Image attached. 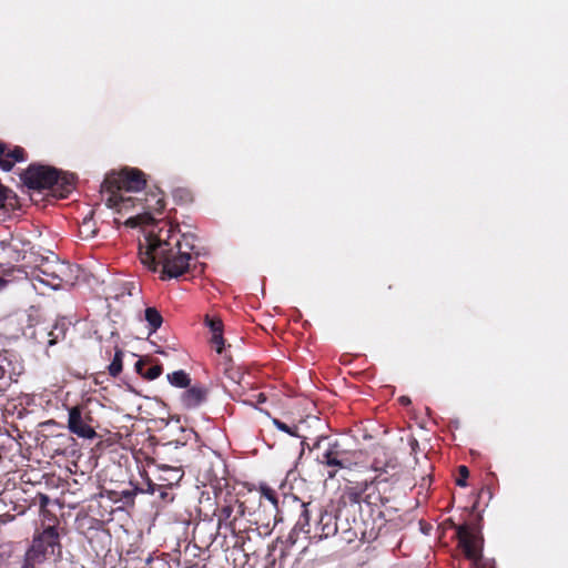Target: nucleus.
Here are the masks:
<instances>
[{"label": "nucleus", "instance_id": "obj_2", "mask_svg": "<svg viewBox=\"0 0 568 568\" xmlns=\"http://www.w3.org/2000/svg\"><path fill=\"white\" fill-rule=\"evenodd\" d=\"M341 497L337 500L336 513L318 508L316 511V520L314 525L311 524L313 509L311 504L301 505V514L295 523L290 539L295 542L298 535L302 532L311 542H318L323 539L333 537L337 534L341 538L351 544L358 539L363 542H372L376 540L384 526L385 519L382 511H378V518L369 515L367 518H341Z\"/></svg>", "mask_w": 568, "mask_h": 568}, {"label": "nucleus", "instance_id": "obj_12", "mask_svg": "<svg viewBox=\"0 0 568 568\" xmlns=\"http://www.w3.org/2000/svg\"><path fill=\"white\" fill-rule=\"evenodd\" d=\"M23 371V362L17 353L8 349L0 352V379L8 378L11 382H18V377Z\"/></svg>", "mask_w": 568, "mask_h": 568}, {"label": "nucleus", "instance_id": "obj_27", "mask_svg": "<svg viewBox=\"0 0 568 568\" xmlns=\"http://www.w3.org/2000/svg\"><path fill=\"white\" fill-rule=\"evenodd\" d=\"M122 358H123V352L121 349H116L114 357L108 367L109 374L111 376L116 377L122 372V367H123Z\"/></svg>", "mask_w": 568, "mask_h": 568}, {"label": "nucleus", "instance_id": "obj_24", "mask_svg": "<svg viewBox=\"0 0 568 568\" xmlns=\"http://www.w3.org/2000/svg\"><path fill=\"white\" fill-rule=\"evenodd\" d=\"M166 378L172 386L178 388H186L191 384L190 375L183 369L169 373Z\"/></svg>", "mask_w": 568, "mask_h": 568}, {"label": "nucleus", "instance_id": "obj_16", "mask_svg": "<svg viewBox=\"0 0 568 568\" xmlns=\"http://www.w3.org/2000/svg\"><path fill=\"white\" fill-rule=\"evenodd\" d=\"M141 209L145 214L162 213L165 209V199L160 190L144 194V197L135 196V207Z\"/></svg>", "mask_w": 568, "mask_h": 568}, {"label": "nucleus", "instance_id": "obj_7", "mask_svg": "<svg viewBox=\"0 0 568 568\" xmlns=\"http://www.w3.org/2000/svg\"><path fill=\"white\" fill-rule=\"evenodd\" d=\"M362 452L343 449L338 440L328 442L326 449L316 456V460L329 468L328 478H334L339 469H352L357 464L356 457Z\"/></svg>", "mask_w": 568, "mask_h": 568}, {"label": "nucleus", "instance_id": "obj_10", "mask_svg": "<svg viewBox=\"0 0 568 568\" xmlns=\"http://www.w3.org/2000/svg\"><path fill=\"white\" fill-rule=\"evenodd\" d=\"M67 329L64 322L39 323L34 326L31 337L37 344L49 348L65 338Z\"/></svg>", "mask_w": 568, "mask_h": 568}, {"label": "nucleus", "instance_id": "obj_19", "mask_svg": "<svg viewBox=\"0 0 568 568\" xmlns=\"http://www.w3.org/2000/svg\"><path fill=\"white\" fill-rule=\"evenodd\" d=\"M139 375L148 381L158 378L162 372V364L151 357H141L134 365Z\"/></svg>", "mask_w": 568, "mask_h": 568}, {"label": "nucleus", "instance_id": "obj_9", "mask_svg": "<svg viewBox=\"0 0 568 568\" xmlns=\"http://www.w3.org/2000/svg\"><path fill=\"white\" fill-rule=\"evenodd\" d=\"M93 420L91 412L79 405L69 409L68 428L70 433L81 438L93 439L98 436Z\"/></svg>", "mask_w": 568, "mask_h": 568}, {"label": "nucleus", "instance_id": "obj_40", "mask_svg": "<svg viewBox=\"0 0 568 568\" xmlns=\"http://www.w3.org/2000/svg\"><path fill=\"white\" fill-rule=\"evenodd\" d=\"M87 226H89V222L84 221L83 224L81 225V229H84Z\"/></svg>", "mask_w": 568, "mask_h": 568}, {"label": "nucleus", "instance_id": "obj_41", "mask_svg": "<svg viewBox=\"0 0 568 568\" xmlns=\"http://www.w3.org/2000/svg\"><path fill=\"white\" fill-rule=\"evenodd\" d=\"M258 397L262 398L263 402L265 400V397L263 394H260Z\"/></svg>", "mask_w": 568, "mask_h": 568}, {"label": "nucleus", "instance_id": "obj_13", "mask_svg": "<svg viewBox=\"0 0 568 568\" xmlns=\"http://www.w3.org/2000/svg\"><path fill=\"white\" fill-rule=\"evenodd\" d=\"M28 153L20 145H12L0 140V169L11 171L16 163L26 162Z\"/></svg>", "mask_w": 568, "mask_h": 568}, {"label": "nucleus", "instance_id": "obj_33", "mask_svg": "<svg viewBox=\"0 0 568 568\" xmlns=\"http://www.w3.org/2000/svg\"><path fill=\"white\" fill-rule=\"evenodd\" d=\"M159 489V485L153 484L151 481L148 483V491L150 494H154Z\"/></svg>", "mask_w": 568, "mask_h": 568}, {"label": "nucleus", "instance_id": "obj_34", "mask_svg": "<svg viewBox=\"0 0 568 568\" xmlns=\"http://www.w3.org/2000/svg\"><path fill=\"white\" fill-rule=\"evenodd\" d=\"M160 497L165 499L168 497V493L164 490V485H159Z\"/></svg>", "mask_w": 568, "mask_h": 568}, {"label": "nucleus", "instance_id": "obj_8", "mask_svg": "<svg viewBox=\"0 0 568 568\" xmlns=\"http://www.w3.org/2000/svg\"><path fill=\"white\" fill-rule=\"evenodd\" d=\"M34 558L47 560L49 556H53L55 550L61 552L60 536L54 526L45 527L41 532L33 536L32 544L29 547Z\"/></svg>", "mask_w": 568, "mask_h": 568}, {"label": "nucleus", "instance_id": "obj_22", "mask_svg": "<svg viewBox=\"0 0 568 568\" xmlns=\"http://www.w3.org/2000/svg\"><path fill=\"white\" fill-rule=\"evenodd\" d=\"M19 207L17 194L0 183V211L9 213Z\"/></svg>", "mask_w": 568, "mask_h": 568}, {"label": "nucleus", "instance_id": "obj_14", "mask_svg": "<svg viewBox=\"0 0 568 568\" xmlns=\"http://www.w3.org/2000/svg\"><path fill=\"white\" fill-rule=\"evenodd\" d=\"M216 366L217 371L232 384L239 386L242 385L244 372L241 366L234 363L232 356L225 351V348L222 349V354H219Z\"/></svg>", "mask_w": 568, "mask_h": 568}, {"label": "nucleus", "instance_id": "obj_26", "mask_svg": "<svg viewBox=\"0 0 568 568\" xmlns=\"http://www.w3.org/2000/svg\"><path fill=\"white\" fill-rule=\"evenodd\" d=\"M172 196L178 204H189L194 200L193 192L184 186L175 187L172 191Z\"/></svg>", "mask_w": 568, "mask_h": 568}, {"label": "nucleus", "instance_id": "obj_28", "mask_svg": "<svg viewBox=\"0 0 568 568\" xmlns=\"http://www.w3.org/2000/svg\"><path fill=\"white\" fill-rule=\"evenodd\" d=\"M163 470L171 473V475H169V477L163 478L164 480L168 481L166 486H172L173 483H178L183 476L181 470L178 468L165 467V468H163Z\"/></svg>", "mask_w": 568, "mask_h": 568}, {"label": "nucleus", "instance_id": "obj_43", "mask_svg": "<svg viewBox=\"0 0 568 568\" xmlns=\"http://www.w3.org/2000/svg\"><path fill=\"white\" fill-rule=\"evenodd\" d=\"M2 460V455L0 454V462Z\"/></svg>", "mask_w": 568, "mask_h": 568}, {"label": "nucleus", "instance_id": "obj_4", "mask_svg": "<svg viewBox=\"0 0 568 568\" xmlns=\"http://www.w3.org/2000/svg\"><path fill=\"white\" fill-rule=\"evenodd\" d=\"M386 479L376 476L372 480L356 481L346 485L341 493V518H359L362 516V504L368 507L386 505L389 497L381 490V485L386 484Z\"/></svg>", "mask_w": 568, "mask_h": 568}, {"label": "nucleus", "instance_id": "obj_21", "mask_svg": "<svg viewBox=\"0 0 568 568\" xmlns=\"http://www.w3.org/2000/svg\"><path fill=\"white\" fill-rule=\"evenodd\" d=\"M205 324L210 327L212 332L211 343L215 347L217 354H222V349L224 348V338H223V322L217 317L205 316Z\"/></svg>", "mask_w": 568, "mask_h": 568}, {"label": "nucleus", "instance_id": "obj_18", "mask_svg": "<svg viewBox=\"0 0 568 568\" xmlns=\"http://www.w3.org/2000/svg\"><path fill=\"white\" fill-rule=\"evenodd\" d=\"M65 268L63 264L60 263H44L38 267L39 275L38 278L40 282L53 287L58 288L62 285L63 278L61 276V272Z\"/></svg>", "mask_w": 568, "mask_h": 568}, {"label": "nucleus", "instance_id": "obj_11", "mask_svg": "<svg viewBox=\"0 0 568 568\" xmlns=\"http://www.w3.org/2000/svg\"><path fill=\"white\" fill-rule=\"evenodd\" d=\"M245 510L246 507L244 503L235 496H231L229 499H225V503L219 506L215 513L219 529L227 530L233 524V518L245 516Z\"/></svg>", "mask_w": 568, "mask_h": 568}, {"label": "nucleus", "instance_id": "obj_3", "mask_svg": "<svg viewBox=\"0 0 568 568\" xmlns=\"http://www.w3.org/2000/svg\"><path fill=\"white\" fill-rule=\"evenodd\" d=\"M146 184L145 175L138 169H123L105 175L101 184V194L105 204L118 212L135 207V196L126 193H138Z\"/></svg>", "mask_w": 568, "mask_h": 568}, {"label": "nucleus", "instance_id": "obj_17", "mask_svg": "<svg viewBox=\"0 0 568 568\" xmlns=\"http://www.w3.org/2000/svg\"><path fill=\"white\" fill-rule=\"evenodd\" d=\"M47 446L58 456H74L77 442L70 434H58L48 440Z\"/></svg>", "mask_w": 568, "mask_h": 568}, {"label": "nucleus", "instance_id": "obj_23", "mask_svg": "<svg viewBox=\"0 0 568 568\" xmlns=\"http://www.w3.org/2000/svg\"><path fill=\"white\" fill-rule=\"evenodd\" d=\"M260 493H261V497L266 499L271 504V511L273 514L272 521H273V527H274L276 525V515H277V510H278L277 494L273 488H271L266 485H262L260 487Z\"/></svg>", "mask_w": 568, "mask_h": 568}, {"label": "nucleus", "instance_id": "obj_37", "mask_svg": "<svg viewBox=\"0 0 568 568\" xmlns=\"http://www.w3.org/2000/svg\"><path fill=\"white\" fill-rule=\"evenodd\" d=\"M372 469H374L375 471H379L382 470V467L377 465V463H374L372 464Z\"/></svg>", "mask_w": 568, "mask_h": 568}, {"label": "nucleus", "instance_id": "obj_25", "mask_svg": "<svg viewBox=\"0 0 568 568\" xmlns=\"http://www.w3.org/2000/svg\"><path fill=\"white\" fill-rule=\"evenodd\" d=\"M145 321L148 322L149 328L151 333H154L158 328L161 327L163 323V317L161 313L155 307H146L145 308Z\"/></svg>", "mask_w": 568, "mask_h": 568}, {"label": "nucleus", "instance_id": "obj_35", "mask_svg": "<svg viewBox=\"0 0 568 568\" xmlns=\"http://www.w3.org/2000/svg\"><path fill=\"white\" fill-rule=\"evenodd\" d=\"M324 437L317 438L315 443L312 446V449H318L321 447L322 442L324 440Z\"/></svg>", "mask_w": 568, "mask_h": 568}, {"label": "nucleus", "instance_id": "obj_42", "mask_svg": "<svg viewBox=\"0 0 568 568\" xmlns=\"http://www.w3.org/2000/svg\"><path fill=\"white\" fill-rule=\"evenodd\" d=\"M2 283H3V280L0 277V284H2Z\"/></svg>", "mask_w": 568, "mask_h": 568}, {"label": "nucleus", "instance_id": "obj_39", "mask_svg": "<svg viewBox=\"0 0 568 568\" xmlns=\"http://www.w3.org/2000/svg\"><path fill=\"white\" fill-rule=\"evenodd\" d=\"M95 233H97V231H95V230H93V231H91L90 233H88V234L85 235V237L93 236V235H95Z\"/></svg>", "mask_w": 568, "mask_h": 568}, {"label": "nucleus", "instance_id": "obj_6", "mask_svg": "<svg viewBox=\"0 0 568 568\" xmlns=\"http://www.w3.org/2000/svg\"><path fill=\"white\" fill-rule=\"evenodd\" d=\"M458 544L473 568H496L495 560L483 556L484 538L476 527L452 523Z\"/></svg>", "mask_w": 568, "mask_h": 568}, {"label": "nucleus", "instance_id": "obj_30", "mask_svg": "<svg viewBox=\"0 0 568 568\" xmlns=\"http://www.w3.org/2000/svg\"><path fill=\"white\" fill-rule=\"evenodd\" d=\"M273 424L277 429H280L291 436H297V434H296L297 427L296 426L291 427L277 418L273 419Z\"/></svg>", "mask_w": 568, "mask_h": 568}, {"label": "nucleus", "instance_id": "obj_36", "mask_svg": "<svg viewBox=\"0 0 568 568\" xmlns=\"http://www.w3.org/2000/svg\"><path fill=\"white\" fill-rule=\"evenodd\" d=\"M399 400L403 405H408L410 403V399L406 396H402Z\"/></svg>", "mask_w": 568, "mask_h": 568}, {"label": "nucleus", "instance_id": "obj_5", "mask_svg": "<svg viewBox=\"0 0 568 568\" xmlns=\"http://www.w3.org/2000/svg\"><path fill=\"white\" fill-rule=\"evenodd\" d=\"M23 184L33 191L50 190L60 199H65L74 187V175L60 172L55 168L39 163L30 164L20 174Z\"/></svg>", "mask_w": 568, "mask_h": 568}, {"label": "nucleus", "instance_id": "obj_29", "mask_svg": "<svg viewBox=\"0 0 568 568\" xmlns=\"http://www.w3.org/2000/svg\"><path fill=\"white\" fill-rule=\"evenodd\" d=\"M469 477V469L465 465L458 466V477L455 483L457 486L465 487L467 485L466 480Z\"/></svg>", "mask_w": 568, "mask_h": 568}, {"label": "nucleus", "instance_id": "obj_15", "mask_svg": "<svg viewBox=\"0 0 568 568\" xmlns=\"http://www.w3.org/2000/svg\"><path fill=\"white\" fill-rule=\"evenodd\" d=\"M209 396V388L202 384H190L181 394L180 400L185 409H194L206 402Z\"/></svg>", "mask_w": 568, "mask_h": 568}, {"label": "nucleus", "instance_id": "obj_31", "mask_svg": "<svg viewBox=\"0 0 568 568\" xmlns=\"http://www.w3.org/2000/svg\"><path fill=\"white\" fill-rule=\"evenodd\" d=\"M43 562L42 558H34L30 550H27L22 568H34L37 564Z\"/></svg>", "mask_w": 568, "mask_h": 568}, {"label": "nucleus", "instance_id": "obj_1", "mask_svg": "<svg viewBox=\"0 0 568 568\" xmlns=\"http://www.w3.org/2000/svg\"><path fill=\"white\" fill-rule=\"evenodd\" d=\"M193 236L180 234L176 226L166 221L151 225L139 240V258L152 272L161 265L160 278H178L190 268Z\"/></svg>", "mask_w": 568, "mask_h": 568}, {"label": "nucleus", "instance_id": "obj_32", "mask_svg": "<svg viewBox=\"0 0 568 568\" xmlns=\"http://www.w3.org/2000/svg\"><path fill=\"white\" fill-rule=\"evenodd\" d=\"M49 504V497L47 495L40 494V507L45 508Z\"/></svg>", "mask_w": 568, "mask_h": 568}, {"label": "nucleus", "instance_id": "obj_38", "mask_svg": "<svg viewBox=\"0 0 568 568\" xmlns=\"http://www.w3.org/2000/svg\"><path fill=\"white\" fill-rule=\"evenodd\" d=\"M263 525L268 529L271 526V519L268 518L267 521L263 523Z\"/></svg>", "mask_w": 568, "mask_h": 568}, {"label": "nucleus", "instance_id": "obj_20", "mask_svg": "<svg viewBox=\"0 0 568 568\" xmlns=\"http://www.w3.org/2000/svg\"><path fill=\"white\" fill-rule=\"evenodd\" d=\"M251 520L243 517H234L233 524L227 529L235 538V546H244L246 540H251L250 532L257 531L258 528L252 529L250 526Z\"/></svg>", "mask_w": 568, "mask_h": 568}]
</instances>
